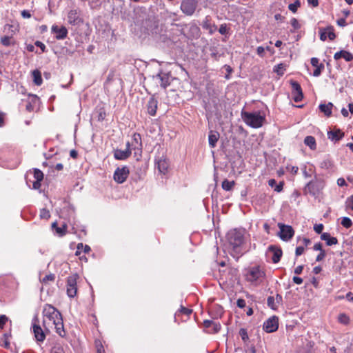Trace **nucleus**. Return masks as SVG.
Here are the masks:
<instances>
[{
	"instance_id": "nucleus-1",
	"label": "nucleus",
	"mask_w": 353,
	"mask_h": 353,
	"mask_svg": "<svg viewBox=\"0 0 353 353\" xmlns=\"http://www.w3.org/2000/svg\"><path fill=\"white\" fill-rule=\"evenodd\" d=\"M43 314L44 325H49L52 323L54 326L56 332L61 337L64 338L66 335V332L64 329L63 318L60 312L54 306L46 304L43 307Z\"/></svg>"
},
{
	"instance_id": "nucleus-2",
	"label": "nucleus",
	"mask_w": 353,
	"mask_h": 353,
	"mask_svg": "<svg viewBox=\"0 0 353 353\" xmlns=\"http://www.w3.org/2000/svg\"><path fill=\"white\" fill-rule=\"evenodd\" d=\"M245 230L241 228L230 230L226 235L227 242L229 248L232 250V254L239 255L243 252V248L245 243Z\"/></svg>"
},
{
	"instance_id": "nucleus-3",
	"label": "nucleus",
	"mask_w": 353,
	"mask_h": 353,
	"mask_svg": "<svg viewBox=\"0 0 353 353\" xmlns=\"http://www.w3.org/2000/svg\"><path fill=\"white\" fill-rule=\"evenodd\" d=\"M241 117L248 125L253 128H261L265 121V115L261 114L259 111L253 112L242 111Z\"/></svg>"
},
{
	"instance_id": "nucleus-4",
	"label": "nucleus",
	"mask_w": 353,
	"mask_h": 353,
	"mask_svg": "<svg viewBox=\"0 0 353 353\" xmlns=\"http://www.w3.org/2000/svg\"><path fill=\"white\" fill-rule=\"evenodd\" d=\"M264 276L265 272L258 266L250 268L245 274L246 280L254 285L261 283Z\"/></svg>"
},
{
	"instance_id": "nucleus-5",
	"label": "nucleus",
	"mask_w": 353,
	"mask_h": 353,
	"mask_svg": "<svg viewBox=\"0 0 353 353\" xmlns=\"http://www.w3.org/2000/svg\"><path fill=\"white\" fill-rule=\"evenodd\" d=\"M324 188V182L319 179H315L308 182L305 188V193L317 196Z\"/></svg>"
},
{
	"instance_id": "nucleus-6",
	"label": "nucleus",
	"mask_w": 353,
	"mask_h": 353,
	"mask_svg": "<svg viewBox=\"0 0 353 353\" xmlns=\"http://www.w3.org/2000/svg\"><path fill=\"white\" fill-rule=\"evenodd\" d=\"M279 231L277 236L283 241H289L294 236V231L292 226L285 225L282 222L278 223Z\"/></svg>"
},
{
	"instance_id": "nucleus-7",
	"label": "nucleus",
	"mask_w": 353,
	"mask_h": 353,
	"mask_svg": "<svg viewBox=\"0 0 353 353\" xmlns=\"http://www.w3.org/2000/svg\"><path fill=\"white\" fill-rule=\"evenodd\" d=\"M68 22L72 26H80L83 23L81 12L79 9L70 10L67 16Z\"/></svg>"
},
{
	"instance_id": "nucleus-8",
	"label": "nucleus",
	"mask_w": 353,
	"mask_h": 353,
	"mask_svg": "<svg viewBox=\"0 0 353 353\" xmlns=\"http://www.w3.org/2000/svg\"><path fill=\"white\" fill-rule=\"evenodd\" d=\"M130 174V170L128 166L124 165L117 168L113 175V179L117 183L121 184L124 183Z\"/></svg>"
},
{
	"instance_id": "nucleus-9",
	"label": "nucleus",
	"mask_w": 353,
	"mask_h": 353,
	"mask_svg": "<svg viewBox=\"0 0 353 353\" xmlns=\"http://www.w3.org/2000/svg\"><path fill=\"white\" fill-rule=\"evenodd\" d=\"M78 277V275L74 274L69 276L67 279V294L70 298L74 297L77 294Z\"/></svg>"
},
{
	"instance_id": "nucleus-10",
	"label": "nucleus",
	"mask_w": 353,
	"mask_h": 353,
	"mask_svg": "<svg viewBox=\"0 0 353 353\" xmlns=\"http://www.w3.org/2000/svg\"><path fill=\"white\" fill-rule=\"evenodd\" d=\"M196 0H183L181 4V10L185 14L192 16L197 7Z\"/></svg>"
},
{
	"instance_id": "nucleus-11",
	"label": "nucleus",
	"mask_w": 353,
	"mask_h": 353,
	"mask_svg": "<svg viewBox=\"0 0 353 353\" xmlns=\"http://www.w3.org/2000/svg\"><path fill=\"white\" fill-rule=\"evenodd\" d=\"M267 255H272L271 259L274 263H277L283 254L282 250L280 247L274 245H271L268 248L266 252Z\"/></svg>"
},
{
	"instance_id": "nucleus-12",
	"label": "nucleus",
	"mask_w": 353,
	"mask_h": 353,
	"mask_svg": "<svg viewBox=\"0 0 353 353\" xmlns=\"http://www.w3.org/2000/svg\"><path fill=\"white\" fill-rule=\"evenodd\" d=\"M279 327V319L274 316L269 318L263 323V328L268 332L271 333L277 330Z\"/></svg>"
},
{
	"instance_id": "nucleus-13",
	"label": "nucleus",
	"mask_w": 353,
	"mask_h": 353,
	"mask_svg": "<svg viewBox=\"0 0 353 353\" xmlns=\"http://www.w3.org/2000/svg\"><path fill=\"white\" fill-rule=\"evenodd\" d=\"M153 78L159 80L161 87L163 89L170 85V74L169 72H164L162 70H160L156 76H153Z\"/></svg>"
},
{
	"instance_id": "nucleus-14",
	"label": "nucleus",
	"mask_w": 353,
	"mask_h": 353,
	"mask_svg": "<svg viewBox=\"0 0 353 353\" xmlns=\"http://www.w3.org/2000/svg\"><path fill=\"white\" fill-rule=\"evenodd\" d=\"M51 228L54 234L59 237L63 236L67 232V225L62 222H52Z\"/></svg>"
},
{
	"instance_id": "nucleus-15",
	"label": "nucleus",
	"mask_w": 353,
	"mask_h": 353,
	"mask_svg": "<svg viewBox=\"0 0 353 353\" xmlns=\"http://www.w3.org/2000/svg\"><path fill=\"white\" fill-rule=\"evenodd\" d=\"M320 34V39L321 41H325L327 37L329 38L330 40L332 41L336 38V34L334 33V30L333 26H330L325 28L319 29Z\"/></svg>"
},
{
	"instance_id": "nucleus-16",
	"label": "nucleus",
	"mask_w": 353,
	"mask_h": 353,
	"mask_svg": "<svg viewBox=\"0 0 353 353\" xmlns=\"http://www.w3.org/2000/svg\"><path fill=\"white\" fill-rule=\"evenodd\" d=\"M52 32L55 34V38L58 40L64 39L68 35V30L65 26H59L53 25L51 28Z\"/></svg>"
},
{
	"instance_id": "nucleus-17",
	"label": "nucleus",
	"mask_w": 353,
	"mask_h": 353,
	"mask_svg": "<svg viewBox=\"0 0 353 353\" xmlns=\"http://www.w3.org/2000/svg\"><path fill=\"white\" fill-rule=\"evenodd\" d=\"M157 104H158V101L154 97H152L149 99L146 106H147L148 113L150 115L154 116L156 114L157 110Z\"/></svg>"
},
{
	"instance_id": "nucleus-18",
	"label": "nucleus",
	"mask_w": 353,
	"mask_h": 353,
	"mask_svg": "<svg viewBox=\"0 0 353 353\" xmlns=\"http://www.w3.org/2000/svg\"><path fill=\"white\" fill-rule=\"evenodd\" d=\"M132 147L134 150L141 152L142 150V141L141 137L139 133H134L132 135Z\"/></svg>"
},
{
	"instance_id": "nucleus-19",
	"label": "nucleus",
	"mask_w": 353,
	"mask_h": 353,
	"mask_svg": "<svg viewBox=\"0 0 353 353\" xmlns=\"http://www.w3.org/2000/svg\"><path fill=\"white\" fill-rule=\"evenodd\" d=\"M131 155V151L128 149L125 150L116 149L114 150V157L117 160H125Z\"/></svg>"
},
{
	"instance_id": "nucleus-20",
	"label": "nucleus",
	"mask_w": 353,
	"mask_h": 353,
	"mask_svg": "<svg viewBox=\"0 0 353 353\" xmlns=\"http://www.w3.org/2000/svg\"><path fill=\"white\" fill-rule=\"evenodd\" d=\"M328 139L332 141H339L344 137V133L339 129L330 130L327 132Z\"/></svg>"
},
{
	"instance_id": "nucleus-21",
	"label": "nucleus",
	"mask_w": 353,
	"mask_h": 353,
	"mask_svg": "<svg viewBox=\"0 0 353 353\" xmlns=\"http://www.w3.org/2000/svg\"><path fill=\"white\" fill-rule=\"evenodd\" d=\"M32 328L36 340L39 342H43L46 339V335L41 327L38 325L33 324Z\"/></svg>"
},
{
	"instance_id": "nucleus-22",
	"label": "nucleus",
	"mask_w": 353,
	"mask_h": 353,
	"mask_svg": "<svg viewBox=\"0 0 353 353\" xmlns=\"http://www.w3.org/2000/svg\"><path fill=\"white\" fill-rule=\"evenodd\" d=\"M341 58H343L346 61H350L353 59V54L345 50H341L334 54V59L335 60H339Z\"/></svg>"
},
{
	"instance_id": "nucleus-23",
	"label": "nucleus",
	"mask_w": 353,
	"mask_h": 353,
	"mask_svg": "<svg viewBox=\"0 0 353 353\" xmlns=\"http://www.w3.org/2000/svg\"><path fill=\"white\" fill-rule=\"evenodd\" d=\"M219 133L216 131H210L209 135H208V142L209 145L211 148H214L216 145V143L219 139Z\"/></svg>"
},
{
	"instance_id": "nucleus-24",
	"label": "nucleus",
	"mask_w": 353,
	"mask_h": 353,
	"mask_svg": "<svg viewBox=\"0 0 353 353\" xmlns=\"http://www.w3.org/2000/svg\"><path fill=\"white\" fill-rule=\"evenodd\" d=\"M321 240L326 241V244L328 246L336 245L338 243V240L335 237H332L327 232L322 233L321 235Z\"/></svg>"
},
{
	"instance_id": "nucleus-25",
	"label": "nucleus",
	"mask_w": 353,
	"mask_h": 353,
	"mask_svg": "<svg viewBox=\"0 0 353 353\" xmlns=\"http://www.w3.org/2000/svg\"><path fill=\"white\" fill-rule=\"evenodd\" d=\"M333 107V104L331 102H329L327 104H320L319 109L320 110L325 114V116L330 117L332 114V109Z\"/></svg>"
},
{
	"instance_id": "nucleus-26",
	"label": "nucleus",
	"mask_w": 353,
	"mask_h": 353,
	"mask_svg": "<svg viewBox=\"0 0 353 353\" xmlns=\"http://www.w3.org/2000/svg\"><path fill=\"white\" fill-rule=\"evenodd\" d=\"M283 184L284 183L282 181L280 182L279 184H276V181L274 179H270L268 181V185L271 188H274V191H276L277 192H281L283 190Z\"/></svg>"
},
{
	"instance_id": "nucleus-27",
	"label": "nucleus",
	"mask_w": 353,
	"mask_h": 353,
	"mask_svg": "<svg viewBox=\"0 0 353 353\" xmlns=\"http://www.w3.org/2000/svg\"><path fill=\"white\" fill-rule=\"evenodd\" d=\"M304 143L311 150H315L316 148V140L312 136H307L304 139Z\"/></svg>"
},
{
	"instance_id": "nucleus-28",
	"label": "nucleus",
	"mask_w": 353,
	"mask_h": 353,
	"mask_svg": "<svg viewBox=\"0 0 353 353\" xmlns=\"http://www.w3.org/2000/svg\"><path fill=\"white\" fill-rule=\"evenodd\" d=\"M157 168L161 173L165 174L168 168V163L165 159H159L157 162Z\"/></svg>"
},
{
	"instance_id": "nucleus-29",
	"label": "nucleus",
	"mask_w": 353,
	"mask_h": 353,
	"mask_svg": "<svg viewBox=\"0 0 353 353\" xmlns=\"http://www.w3.org/2000/svg\"><path fill=\"white\" fill-rule=\"evenodd\" d=\"M203 28L209 30L210 34H212L215 30L216 29V26L215 25H212L208 17L203 21L202 24Z\"/></svg>"
},
{
	"instance_id": "nucleus-30",
	"label": "nucleus",
	"mask_w": 353,
	"mask_h": 353,
	"mask_svg": "<svg viewBox=\"0 0 353 353\" xmlns=\"http://www.w3.org/2000/svg\"><path fill=\"white\" fill-rule=\"evenodd\" d=\"M32 77H33L34 83L37 85H41L43 81H42L41 72L39 70H35L32 72Z\"/></svg>"
},
{
	"instance_id": "nucleus-31",
	"label": "nucleus",
	"mask_w": 353,
	"mask_h": 353,
	"mask_svg": "<svg viewBox=\"0 0 353 353\" xmlns=\"http://www.w3.org/2000/svg\"><path fill=\"white\" fill-rule=\"evenodd\" d=\"M17 29V27L12 24H6L4 26V32L8 34V35L10 36V38H12V36L15 34Z\"/></svg>"
},
{
	"instance_id": "nucleus-32",
	"label": "nucleus",
	"mask_w": 353,
	"mask_h": 353,
	"mask_svg": "<svg viewBox=\"0 0 353 353\" xmlns=\"http://www.w3.org/2000/svg\"><path fill=\"white\" fill-rule=\"evenodd\" d=\"M285 70V65L283 63H279L274 66V72L277 73L278 75L282 76Z\"/></svg>"
},
{
	"instance_id": "nucleus-33",
	"label": "nucleus",
	"mask_w": 353,
	"mask_h": 353,
	"mask_svg": "<svg viewBox=\"0 0 353 353\" xmlns=\"http://www.w3.org/2000/svg\"><path fill=\"white\" fill-rule=\"evenodd\" d=\"M50 353H65L63 345L60 343H56L51 348Z\"/></svg>"
},
{
	"instance_id": "nucleus-34",
	"label": "nucleus",
	"mask_w": 353,
	"mask_h": 353,
	"mask_svg": "<svg viewBox=\"0 0 353 353\" xmlns=\"http://www.w3.org/2000/svg\"><path fill=\"white\" fill-rule=\"evenodd\" d=\"M338 321L341 324L348 325L350 323V318L345 313H341L338 316Z\"/></svg>"
},
{
	"instance_id": "nucleus-35",
	"label": "nucleus",
	"mask_w": 353,
	"mask_h": 353,
	"mask_svg": "<svg viewBox=\"0 0 353 353\" xmlns=\"http://www.w3.org/2000/svg\"><path fill=\"white\" fill-rule=\"evenodd\" d=\"M234 181H230L227 179L224 180L222 182L223 189L225 190H227V191L231 190L232 189V188L234 187Z\"/></svg>"
},
{
	"instance_id": "nucleus-36",
	"label": "nucleus",
	"mask_w": 353,
	"mask_h": 353,
	"mask_svg": "<svg viewBox=\"0 0 353 353\" xmlns=\"http://www.w3.org/2000/svg\"><path fill=\"white\" fill-rule=\"evenodd\" d=\"M301 6L300 0H296L293 3H290L288 6V8L293 13H295L297 11L298 8Z\"/></svg>"
},
{
	"instance_id": "nucleus-37",
	"label": "nucleus",
	"mask_w": 353,
	"mask_h": 353,
	"mask_svg": "<svg viewBox=\"0 0 353 353\" xmlns=\"http://www.w3.org/2000/svg\"><path fill=\"white\" fill-rule=\"evenodd\" d=\"M291 85L292 88V93H296L298 92H303L300 84L294 81H291Z\"/></svg>"
},
{
	"instance_id": "nucleus-38",
	"label": "nucleus",
	"mask_w": 353,
	"mask_h": 353,
	"mask_svg": "<svg viewBox=\"0 0 353 353\" xmlns=\"http://www.w3.org/2000/svg\"><path fill=\"white\" fill-rule=\"evenodd\" d=\"M34 178L35 181H41L43 179V172L39 169H34Z\"/></svg>"
},
{
	"instance_id": "nucleus-39",
	"label": "nucleus",
	"mask_w": 353,
	"mask_h": 353,
	"mask_svg": "<svg viewBox=\"0 0 353 353\" xmlns=\"http://www.w3.org/2000/svg\"><path fill=\"white\" fill-rule=\"evenodd\" d=\"M1 43L5 46H9L12 45V38L10 36L7 35L1 38Z\"/></svg>"
},
{
	"instance_id": "nucleus-40",
	"label": "nucleus",
	"mask_w": 353,
	"mask_h": 353,
	"mask_svg": "<svg viewBox=\"0 0 353 353\" xmlns=\"http://www.w3.org/2000/svg\"><path fill=\"white\" fill-rule=\"evenodd\" d=\"M268 305L271 307L272 309H276L277 307V305L276 304L274 298L273 296H269L267 300Z\"/></svg>"
},
{
	"instance_id": "nucleus-41",
	"label": "nucleus",
	"mask_w": 353,
	"mask_h": 353,
	"mask_svg": "<svg viewBox=\"0 0 353 353\" xmlns=\"http://www.w3.org/2000/svg\"><path fill=\"white\" fill-rule=\"evenodd\" d=\"M40 218L43 219H48L50 218V212L46 209H42L40 211Z\"/></svg>"
},
{
	"instance_id": "nucleus-42",
	"label": "nucleus",
	"mask_w": 353,
	"mask_h": 353,
	"mask_svg": "<svg viewBox=\"0 0 353 353\" xmlns=\"http://www.w3.org/2000/svg\"><path fill=\"white\" fill-rule=\"evenodd\" d=\"M293 99L295 102H300L303 98V92L292 93Z\"/></svg>"
},
{
	"instance_id": "nucleus-43",
	"label": "nucleus",
	"mask_w": 353,
	"mask_h": 353,
	"mask_svg": "<svg viewBox=\"0 0 353 353\" xmlns=\"http://www.w3.org/2000/svg\"><path fill=\"white\" fill-rule=\"evenodd\" d=\"M55 279V276L53 274L46 275L42 279L43 283H47L48 281H53Z\"/></svg>"
},
{
	"instance_id": "nucleus-44",
	"label": "nucleus",
	"mask_w": 353,
	"mask_h": 353,
	"mask_svg": "<svg viewBox=\"0 0 353 353\" xmlns=\"http://www.w3.org/2000/svg\"><path fill=\"white\" fill-rule=\"evenodd\" d=\"M239 334L243 341H246L248 340V335L246 330L241 328L239 330Z\"/></svg>"
},
{
	"instance_id": "nucleus-45",
	"label": "nucleus",
	"mask_w": 353,
	"mask_h": 353,
	"mask_svg": "<svg viewBox=\"0 0 353 353\" xmlns=\"http://www.w3.org/2000/svg\"><path fill=\"white\" fill-rule=\"evenodd\" d=\"M323 68H324L323 64H322V63L320 64V65L316 67L315 68V70H314L313 75L314 77H319L321 74V73L322 69H323Z\"/></svg>"
},
{
	"instance_id": "nucleus-46",
	"label": "nucleus",
	"mask_w": 353,
	"mask_h": 353,
	"mask_svg": "<svg viewBox=\"0 0 353 353\" xmlns=\"http://www.w3.org/2000/svg\"><path fill=\"white\" fill-rule=\"evenodd\" d=\"M95 345H96L97 353H99V350L101 351V353H105L104 348H103V345L100 341H96Z\"/></svg>"
},
{
	"instance_id": "nucleus-47",
	"label": "nucleus",
	"mask_w": 353,
	"mask_h": 353,
	"mask_svg": "<svg viewBox=\"0 0 353 353\" xmlns=\"http://www.w3.org/2000/svg\"><path fill=\"white\" fill-rule=\"evenodd\" d=\"M219 33L221 34H223V35L227 34V32H228V28H227L226 24H225V23L224 24H221L220 26L219 29Z\"/></svg>"
},
{
	"instance_id": "nucleus-48",
	"label": "nucleus",
	"mask_w": 353,
	"mask_h": 353,
	"mask_svg": "<svg viewBox=\"0 0 353 353\" xmlns=\"http://www.w3.org/2000/svg\"><path fill=\"white\" fill-rule=\"evenodd\" d=\"M290 24L294 29H299L300 28L298 20L295 18H292L290 21Z\"/></svg>"
},
{
	"instance_id": "nucleus-49",
	"label": "nucleus",
	"mask_w": 353,
	"mask_h": 353,
	"mask_svg": "<svg viewBox=\"0 0 353 353\" xmlns=\"http://www.w3.org/2000/svg\"><path fill=\"white\" fill-rule=\"evenodd\" d=\"M34 44H35L36 46L40 48V49L41 50L42 52H46V47L45 44L43 43L41 41H37L34 43Z\"/></svg>"
},
{
	"instance_id": "nucleus-50",
	"label": "nucleus",
	"mask_w": 353,
	"mask_h": 353,
	"mask_svg": "<svg viewBox=\"0 0 353 353\" xmlns=\"http://www.w3.org/2000/svg\"><path fill=\"white\" fill-rule=\"evenodd\" d=\"M314 231L318 233V234H321L323 230V224L320 223V224H316L314 226Z\"/></svg>"
},
{
	"instance_id": "nucleus-51",
	"label": "nucleus",
	"mask_w": 353,
	"mask_h": 353,
	"mask_svg": "<svg viewBox=\"0 0 353 353\" xmlns=\"http://www.w3.org/2000/svg\"><path fill=\"white\" fill-rule=\"evenodd\" d=\"M8 319L6 315H0V327L3 328Z\"/></svg>"
},
{
	"instance_id": "nucleus-52",
	"label": "nucleus",
	"mask_w": 353,
	"mask_h": 353,
	"mask_svg": "<svg viewBox=\"0 0 353 353\" xmlns=\"http://www.w3.org/2000/svg\"><path fill=\"white\" fill-rule=\"evenodd\" d=\"M179 312L183 313V314H186L187 316H188V315H190L192 313V310H190V309H188V308H186L185 307L181 306Z\"/></svg>"
},
{
	"instance_id": "nucleus-53",
	"label": "nucleus",
	"mask_w": 353,
	"mask_h": 353,
	"mask_svg": "<svg viewBox=\"0 0 353 353\" xmlns=\"http://www.w3.org/2000/svg\"><path fill=\"white\" fill-rule=\"evenodd\" d=\"M304 252L303 246H299L296 248L295 254L296 256L301 255Z\"/></svg>"
},
{
	"instance_id": "nucleus-54",
	"label": "nucleus",
	"mask_w": 353,
	"mask_h": 353,
	"mask_svg": "<svg viewBox=\"0 0 353 353\" xmlns=\"http://www.w3.org/2000/svg\"><path fill=\"white\" fill-rule=\"evenodd\" d=\"M325 256V252L324 250H321L320 253L317 255L316 261H322Z\"/></svg>"
},
{
	"instance_id": "nucleus-55",
	"label": "nucleus",
	"mask_w": 353,
	"mask_h": 353,
	"mask_svg": "<svg viewBox=\"0 0 353 353\" xmlns=\"http://www.w3.org/2000/svg\"><path fill=\"white\" fill-rule=\"evenodd\" d=\"M346 204L347 208L353 210V195L347 200Z\"/></svg>"
},
{
	"instance_id": "nucleus-56",
	"label": "nucleus",
	"mask_w": 353,
	"mask_h": 353,
	"mask_svg": "<svg viewBox=\"0 0 353 353\" xmlns=\"http://www.w3.org/2000/svg\"><path fill=\"white\" fill-rule=\"evenodd\" d=\"M256 52L260 57H263L264 56L265 48L263 46H259L256 48Z\"/></svg>"
},
{
	"instance_id": "nucleus-57",
	"label": "nucleus",
	"mask_w": 353,
	"mask_h": 353,
	"mask_svg": "<svg viewBox=\"0 0 353 353\" xmlns=\"http://www.w3.org/2000/svg\"><path fill=\"white\" fill-rule=\"evenodd\" d=\"M21 14L22 17L24 19H29L31 17V14L30 13V12L28 10H23V11H21Z\"/></svg>"
},
{
	"instance_id": "nucleus-58",
	"label": "nucleus",
	"mask_w": 353,
	"mask_h": 353,
	"mask_svg": "<svg viewBox=\"0 0 353 353\" xmlns=\"http://www.w3.org/2000/svg\"><path fill=\"white\" fill-rule=\"evenodd\" d=\"M311 64L314 66V67H318L320 65L319 64V59L316 58V57H313L311 59Z\"/></svg>"
},
{
	"instance_id": "nucleus-59",
	"label": "nucleus",
	"mask_w": 353,
	"mask_h": 353,
	"mask_svg": "<svg viewBox=\"0 0 353 353\" xmlns=\"http://www.w3.org/2000/svg\"><path fill=\"white\" fill-rule=\"evenodd\" d=\"M336 23H337L338 26H341V27H344L347 24L345 18H341V19H338Z\"/></svg>"
},
{
	"instance_id": "nucleus-60",
	"label": "nucleus",
	"mask_w": 353,
	"mask_h": 353,
	"mask_svg": "<svg viewBox=\"0 0 353 353\" xmlns=\"http://www.w3.org/2000/svg\"><path fill=\"white\" fill-rule=\"evenodd\" d=\"M237 306L240 308H243L245 306V301L243 299H239L237 300Z\"/></svg>"
},
{
	"instance_id": "nucleus-61",
	"label": "nucleus",
	"mask_w": 353,
	"mask_h": 353,
	"mask_svg": "<svg viewBox=\"0 0 353 353\" xmlns=\"http://www.w3.org/2000/svg\"><path fill=\"white\" fill-rule=\"evenodd\" d=\"M337 184H338L339 186H341V187L347 185L345 180L343 178L338 179Z\"/></svg>"
},
{
	"instance_id": "nucleus-62",
	"label": "nucleus",
	"mask_w": 353,
	"mask_h": 353,
	"mask_svg": "<svg viewBox=\"0 0 353 353\" xmlns=\"http://www.w3.org/2000/svg\"><path fill=\"white\" fill-rule=\"evenodd\" d=\"M214 321L210 320H205L203 321V325L205 328H208L211 327L213 324Z\"/></svg>"
},
{
	"instance_id": "nucleus-63",
	"label": "nucleus",
	"mask_w": 353,
	"mask_h": 353,
	"mask_svg": "<svg viewBox=\"0 0 353 353\" xmlns=\"http://www.w3.org/2000/svg\"><path fill=\"white\" fill-rule=\"evenodd\" d=\"M313 249L316 251H320V252H321V250H323L322 249V244L321 243H315L313 247Z\"/></svg>"
},
{
	"instance_id": "nucleus-64",
	"label": "nucleus",
	"mask_w": 353,
	"mask_h": 353,
	"mask_svg": "<svg viewBox=\"0 0 353 353\" xmlns=\"http://www.w3.org/2000/svg\"><path fill=\"white\" fill-rule=\"evenodd\" d=\"M41 187V181H34L32 184V188L34 190H38Z\"/></svg>"
}]
</instances>
